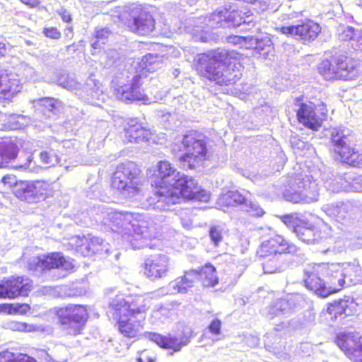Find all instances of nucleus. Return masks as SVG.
<instances>
[{"mask_svg":"<svg viewBox=\"0 0 362 362\" xmlns=\"http://www.w3.org/2000/svg\"><path fill=\"white\" fill-rule=\"evenodd\" d=\"M102 222L114 233L120 234L122 240L129 243L133 249L152 247L151 241L155 233L149 219L141 216L134 217L131 213L110 210L105 212Z\"/></svg>","mask_w":362,"mask_h":362,"instance_id":"1","label":"nucleus"},{"mask_svg":"<svg viewBox=\"0 0 362 362\" xmlns=\"http://www.w3.org/2000/svg\"><path fill=\"white\" fill-rule=\"evenodd\" d=\"M238 59H231L228 52L218 49L199 56L200 74L216 84L230 85L236 83L242 76L243 67Z\"/></svg>","mask_w":362,"mask_h":362,"instance_id":"2","label":"nucleus"},{"mask_svg":"<svg viewBox=\"0 0 362 362\" xmlns=\"http://www.w3.org/2000/svg\"><path fill=\"white\" fill-rule=\"evenodd\" d=\"M118 316V329L124 337L134 338L139 335L145 319V313L149 308V300L143 296H116L110 303Z\"/></svg>","mask_w":362,"mask_h":362,"instance_id":"3","label":"nucleus"},{"mask_svg":"<svg viewBox=\"0 0 362 362\" xmlns=\"http://www.w3.org/2000/svg\"><path fill=\"white\" fill-rule=\"evenodd\" d=\"M305 286L318 296L325 298L346 285V273L339 263L309 265L305 270Z\"/></svg>","mask_w":362,"mask_h":362,"instance_id":"4","label":"nucleus"},{"mask_svg":"<svg viewBox=\"0 0 362 362\" xmlns=\"http://www.w3.org/2000/svg\"><path fill=\"white\" fill-rule=\"evenodd\" d=\"M157 174L155 180H151V185L158 188L155 193L156 202L153 203V208L159 211L169 210L172 205L170 198L177 190L182 188L189 178L176 170V168L168 161H160L157 165Z\"/></svg>","mask_w":362,"mask_h":362,"instance_id":"5","label":"nucleus"},{"mask_svg":"<svg viewBox=\"0 0 362 362\" xmlns=\"http://www.w3.org/2000/svg\"><path fill=\"white\" fill-rule=\"evenodd\" d=\"M257 253L263 258L262 264L265 274H274L286 269L288 267L285 259L287 254L296 256L303 255L300 247L279 235L264 240Z\"/></svg>","mask_w":362,"mask_h":362,"instance_id":"6","label":"nucleus"},{"mask_svg":"<svg viewBox=\"0 0 362 362\" xmlns=\"http://www.w3.org/2000/svg\"><path fill=\"white\" fill-rule=\"evenodd\" d=\"M162 62L157 55L148 54L139 63L140 70L132 77L130 84L115 86V94L122 101L144 100L146 95L141 90L142 79L146 77V72H153L161 67Z\"/></svg>","mask_w":362,"mask_h":362,"instance_id":"7","label":"nucleus"},{"mask_svg":"<svg viewBox=\"0 0 362 362\" xmlns=\"http://www.w3.org/2000/svg\"><path fill=\"white\" fill-rule=\"evenodd\" d=\"M330 137L334 153L343 162L353 166L362 163V153L356 149V137L350 129L344 127L333 128Z\"/></svg>","mask_w":362,"mask_h":362,"instance_id":"8","label":"nucleus"},{"mask_svg":"<svg viewBox=\"0 0 362 362\" xmlns=\"http://www.w3.org/2000/svg\"><path fill=\"white\" fill-rule=\"evenodd\" d=\"M318 71L327 81L352 80L358 74L356 62L344 55L322 60L318 65Z\"/></svg>","mask_w":362,"mask_h":362,"instance_id":"9","label":"nucleus"},{"mask_svg":"<svg viewBox=\"0 0 362 362\" xmlns=\"http://www.w3.org/2000/svg\"><path fill=\"white\" fill-rule=\"evenodd\" d=\"M180 144L185 151L180 158L184 167L195 168L209 158L208 148L204 136L197 132H190L182 137Z\"/></svg>","mask_w":362,"mask_h":362,"instance_id":"10","label":"nucleus"},{"mask_svg":"<svg viewBox=\"0 0 362 362\" xmlns=\"http://www.w3.org/2000/svg\"><path fill=\"white\" fill-rule=\"evenodd\" d=\"M49 314L56 315L62 329L70 335L81 334L88 317L86 308L81 305L54 308L49 311Z\"/></svg>","mask_w":362,"mask_h":362,"instance_id":"11","label":"nucleus"},{"mask_svg":"<svg viewBox=\"0 0 362 362\" xmlns=\"http://www.w3.org/2000/svg\"><path fill=\"white\" fill-rule=\"evenodd\" d=\"M318 185L310 175H299L284 192L285 198L293 203H310L318 197Z\"/></svg>","mask_w":362,"mask_h":362,"instance_id":"12","label":"nucleus"},{"mask_svg":"<svg viewBox=\"0 0 362 362\" xmlns=\"http://www.w3.org/2000/svg\"><path fill=\"white\" fill-rule=\"evenodd\" d=\"M112 187L124 197H134L139 192L136 168L132 162L122 163L117 167L112 177Z\"/></svg>","mask_w":362,"mask_h":362,"instance_id":"13","label":"nucleus"},{"mask_svg":"<svg viewBox=\"0 0 362 362\" xmlns=\"http://www.w3.org/2000/svg\"><path fill=\"white\" fill-rule=\"evenodd\" d=\"M45 182L42 180L20 181L13 187L14 195L21 201L37 203L45 199Z\"/></svg>","mask_w":362,"mask_h":362,"instance_id":"14","label":"nucleus"},{"mask_svg":"<svg viewBox=\"0 0 362 362\" xmlns=\"http://www.w3.org/2000/svg\"><path fill=\"white\" fill-rule=\"evenodd\" d=\"M280 31L282 34L291 35L305 43L317 38L321 32V27L312 20H305L296 25L283 26L280 28Z\"/></svg>","mask_w":362,"mask_h":362,"instance_id":"15","label":"nucleus"},{"mask_svg":"<svg viewBox=\"0 0 362 362\" xmlns=\"http://www.w3.org/2000/svg\"><path fill=\"white\" fill-rule=\"evenodd\" d=\"M336 344L350 359L362 362V336L358 333H340Z\"/></svg>","mask_w":362,"mask_h":362,"instance_id":"16","label":"nucleus"},{"mask_svg":"<svg viewBox=\"0 0 362 362\" xmlns=\"http://www.w3.org/2000/svg\"><path fill=\"white\" fill-rule=\"evenodd\" d=\"M128 26L131 30L141 35L150 34L154 29L155 21L149 12L141 6L132 9Z\"/></svg>","mask_w":362,"mask_h":362,"instance_id":"17","label":"nucleus"},{"mask_svg":"<svg viewBox=\"0 0 362 362\" xmlns=\"http://www.w3.org/2000/svg\"><path fill=\"white\" fill-rule=\"evenodd\" d=\"M22 83L17 74L0 70V103L5 104L21 90Z\"/></svg>","mask_w":362,"mask_h":362,"instance_id":"18","label":"nucleus"},{"mask_svg":"<svg viewBox=\"0 0 362 362\" xmlns=\"http://www.w3.org/2000/svg\"><path fill=\"white\" fill-rule=\"evenodd\" d=\"M173 194L170 198V202L172 205L179 203L182 198L188 199H194L202 202H207L210 199V194L206 190L200 189L197 182L192 177H189L186 184L182 188H180V191L177 190L172 193Z\"/></svg>","mask_w":362,"mask_h":362,"instance_id":"19","label":"nucleus"},{"mask_svg":"<svg viewBox=\"0 0 362 362\" xmlns=\"http://www.w3.org/2000/svg\"><path fill=\"white\" fill-rule=\"evenodd\" d=\"M31 287L28 278L12 277L0 284V298H14L18 296H27Z\"/></svg>","mask_w":362,"mask_h":362,"instance_id":"20","label":"nucleus"},{"mask_svg":"<svg viewBox=\"0 0 362 362\" xmlns=\"http://www.w3.org/2000/svg\"><path fill=\"white\" fill-rule=\"evenodd\" d=\"M168 262L169 259L165 255L148 257L144 263V274L152 281L165 276L168 272Z\"/></svg>","mask_w":362,"mask_h":362,"instance_id":"21","label":"nucleus"},{"mask_svg":"<svg viewBox=\"0 0 362 362\" xmlns=\"http://www.w3.org/2000/svg\"><path fill=\"white\" fill-rule=\"evenodd\" d=\"M187 286H193L195 279H199L204 286L214 287L218 284V277L215 267L211 264H206L200 270H191L186 272Z\"/></svg>","mask_w":362,"mask_h":362,"instance_id":"22","label":"nucleus"},{"mask_svg":"<svg viewBox=\"0 0 362 362\" xmlns=\"http://www.w3.org/2000/svg\"><path fill=\"white\" fill-rule=\"evenodd\" d=\"M322 209L329 216L335 218L342 224L348 225L353 220L354 207L349 202L327 204L322 207Z\"/></svg>","mask_w":362,"mask_h":362,"instance_id":"23","label":"nucleus"},{"mask_svg":"<svg viewBox=\"0 0 362 362\" xmlns=\"http://www.w3.org/2000/svg\"><path fill=\"white\" fill-rule=\"evenodd\" d=\"M315 108V105L311 103H300L297 110L299 122L313 130H317L322 125L325 114L324 111L321 112L320 115H317Z\"/></svg>","mask_w":362,"mask_h":362,"instance_id":"24","label":"nucleus"},{"mask_svg":"<svg viewBox=\"0 0 362 362\" xmlns=\"http://www.w3.org/2000/svg\"><path fill=\"white\" fill-rule=\"evenodd\" d=\"M71 261L64 259L60 253L47 255V274L54 276L58 273V278L64 277L74 269Z\"/></svg>","mask_w":362,"mask_h":362,"instance_id":"25","label":"nucleus"},{"mask_svg":"<svg viewBox=\"0 0 362 362\" xmlns=\"http://www.w3.org/2000/svg\"><path fill=\"white\" fill-rule=\"evenodd\" d=\"M224 8L216 10L209 16L201 17L197 20V22L194 24L190 23L191 25H194L192 32L198 33L203 31L206 28H217L220 27H226L225 23V13Z\"/></svg>","mask_w":362,"mask_h":362,"instance_id":"26","label":"nucleus"},{"mask_svg":"<svg viewBox=\"0 0 362 362\" xmlns=\"http://www.w3.org/2000/svg\"><path fill=\"white\" fill-rule=\"evenodd\" d=\"M124 139L130 143H140L141 141H148L151 135L149 129L144 127L141 124L137 122L135 119H131L128 122L124 129Z\"/></svg>","mask_w":362,"mask_h":362,"instance_id":"27","label":"nucleus"},{"mask_svg":"<svg viewBox=\"0 0 362 362\" xmlns=\"http://www.w3.org/2000/svg\"><path fill=\"white\" fill-rule=\"evenodd\" d=\"M49 83L57 84L69 90H76L80 86L74 78L69 76L64 70L51 68L47 72Z\"/></svg>","mask_w":362,"mask_h":362,"instance_id":"28","label":"nucleus"},{"mask_svg":"<svg viewBox=\"0 0 362 362\" xmlns=\"http://www.w3.org/2000/svg\"><path fill=\"white\" fill-rule=\"evenodd\" d=\"M298 238L307 244H315L321 239V232L308 222L303 221L295 228Z\"/></svg>","mask_w":362,"mask_h":362,"instance_id":"29","label":"nucleus"},{"mask_svg":"<svg viewBox=\"0 0 362 362\" xmlns=\"http://www.w3.org/2000/svg\"><path fill=\"white\" fill-rule=\"evenodd\" d=\"M348 175L355 176L352 174H346L345 177L343 178L341 176H335L334 174H327L324 173L322 175V180L324 181L325 187L332 192H339L342 190H346L348 185L346 182H349V185L353 182V180L347 178ZM351 187V185H350Z\"/></svg>","mask_w":362,"mask_h":362,"instance_id":"30","label":"nucleus"},{"mask_svg":"<svg viewBox=\"0 0 362 362\" xmlns=\"http://www.w3.org/2000/svg\"><path fill=\"white\" fill-rule=\"evenodd\" d=\"M354 305L353 299L346 297L330 303L327 308V312L331 315L332 319H337L343 315L348 316L351 315Z\"/></svg>","mask_w":362,"mask_h":362,"instance_id":"31","label":"nucleus"},{"mask_svg":"<svg viewBox=\"0 0 362 362\" xmlns=\"http://www.w3.org/2000/svg\"><path fill=\"white\" fill-rule=\"evenodd\" d=\"M145 337L163 349H169L173 351H178L187 342H182L176 337L160 335L157 333L146 332Z\"/></svg>","mask_w":362,"mask_h":362,"instance_id":"32","label":"nucleus"},{"mask_svg":"<svg viewBox=\"0 0 362 362\" xmlns=\"http://www.w3.org/2000/svg\"><path fill=\"white\" fill-rule=\"evenodd\" d=\"M80 89L81 86L76 90V94L85 101L92 104L96 103V100H100V96L103 95V90L100 89V86L91 78L88 80L83 90H81Z\"/></svg>","mask_w":362,"mask_h":362,"instance_id":"33","label":"nucleus"},{"mask_svg":"<svg viewBox=\"0 0 362 362\" xmlns=\"http://www.w3.org/2000/svg\"><path fill=\"white\" fill-rule=\"evenodd\" d=\"M17 146L12 142H3L0 144V168L9 166V163L15 159L18 155Z\"/></svg>","mask_w":362,"mask_h":362,"instance_id":"34","label":"nucleus"},{"mask_svg":"<svg viewBox=\"0 0 362 362\" xmlns=\"http://www.w3.org/2000/svg\"><path fill=\"white\" fill-rule=\"evenodd\" d=\"M277 301L284 315L290 313L294 308L303 307L305 303L303 296L298 293L290 295L286 298L279 299Z\"/></svg>","mask_w":362,"mask_h":362,"instance_id":"35","label":"nucleus"},{"mask_svg":"<svg viewBox=\"0 0 362 362\" xmlns=\"http://www.w3.org/2000/svg\"><path fill=\"white\" fill-rule=\"evenodd\" d=\"M344 272L346 273V286L356 284L362 281V270L358 262L343 263Z\"/></svg>","mask_w":362,"mask_h":362,"instance_id":"36","label":"nucleus"},{"mask_svg":"<svg viewBox=\"0 0 362 362\" xmlns=\"http://www.w3.org/2000/svg\"><path fill=\"white\" fill-rule=\"evenodd\" d=\"M250 48H254L258 53L266 57L272 49V42L268 36L259 38L252 35L250 38Z\"/></svg>","mask_w":362,"mask_h":362,"instance_id":"37","label":"nucleus"},{"mask_svg":"<svg viewBox=\"0 0 362 362\" xmlns=\"http://www.w3.org/2000/svg\"><path fill=\"white\" fill-rule=\"evenodd\" d=\"M23 261L28 262V267L30 271L35 273V275H40L43 273L45 269V255L41 258L39 256H33L28 259L27 253L23 255Z\"/></svg>","mask_w":362,"mask_h":362,"instance_id":"38","label":"nucleus"},{"mask_svg":"<svg viewBox=\"0 0 362 362\" xmlns=\"http://www.w3.org/2000/svg\"><path fill=\"white\" fill-rule=\"evenodd\" d=\"M247 197L238 191H229L221 198V202L226 206H241L244 204Z\"/></svg>","mask_w":362,"mask_h":362,"instance_id":"39","label":"nucleus"},{"mask_svg":"<svg viewBox=\"0 0 362 362\" xmlns=\"http://www.w3.org/2000/svg\"><path fill=\"white\" fill-rule=\"evenodd\" d=\"M64 107L60 100L47 98V118L57 119L63 113Z\"/></svg>","mask_w":362,"mask_h":362,"instance_id":"40","label":"nucleus"},{"mask_svg":"<svg viewBox=\"0 0 362 362\" xmlns=\"http://www.w3.org/2000/svg\"><path fill=\"white\" fill-rule=\"evenodd\" d=\"M0 362H37L26 354H14L9 351L0 352Z\"/></svg>","mask_w":362,"mask_h":362,"instance_id":"41","label":"nucleus"},{"mask_svg":"<svg viewBox=\"0 0 362 362\" xmlns=\"http://www.w3.org/2000/svg\"><path fill=\"white\" fill-rule=\"evenodd\" d=\"M226 27H238L242 25L243 11H229L224 8Z\"/></svg>","mask_w":362,"mask_h":362,"instance_id":"42","label":"nucleus"},{"mask_svg":"<svg viewBox=\"0 0 362 362\" xmlns=\"http://www.w3.org/2000/svg\"><path fill=\"white\" fill-rule=\"evenodd\" d=\"M88 243L90 246V254H107L109 252V244L105 242L103 239L98 237L88 238Z\"/></svg>","mask_w":362,"mask_h":362,"instance_id":"43","label":"nucleus"},{"mask_svg":"<svg viewBox=\"0 0 362 362\" xmlns=\"http://www.w3.org/2000/svg\"><path fill=\"white\" fill-rule=\"evenodd\" d=\"M243 210L251 216L261 217L264 214V209L255 201L249 200L247 198L242 207Z\"/></svg>","mask_w":362,"mask_h":362,"instance_id":"44","label":"nucleus"},{"mask_svg":"<svg viewBox=\"0 0 362 362\" xmlns=\"http://www.w3.org/2000/svg\"><path fill=\"white\" fill-rule=\"evenodd\" d=\"M72 244L75 245L76 251L77 252L85 257L90 255V246L88 243V237H75L72 238Z\"/></svg>","mask_w":362,"mask_h":362,"instance_id":"45","label":"nucleus"},{"mask_svg":"<svg viewBox=\"0 0 362 362\" xmlns=\"http://www.w3.org/2000/svg\"><path fill=\"white\" fill-rule=\"evenodd\" d=\"M337 30L338 37L341 41H349L351 44L356 30L350 26L340 25Z\"/></svg>","mask_w":362,"mask_h":362,"instance_id":"46","label":"nucleus"},{"mask_svg":"<svg viewBox=\"0 0 362 362\" xmlns=\"http://www.w3.org/2000/svg\"><path fill=\"white\" fill-rule=\"evenodd\" d=\"M110 35V31L108 28H102L95 31L96 40L92 43V47L94 49H98L101 47V45H105L106 39Z\"/></svg>","mask_w":362,"mask_h":362,"instance_id":"47","label":"nucleus"},{"mask_svg":"<svg viewBox=\"0 0 362 362\" xmlns=\"http://www.w3.org/2000/svg\"><path fill=\"white\" fill-rule=\"evenodd\" d=\"M6 326L8 329L13 331L32 332L34 330L33 325L18 321H11L7 323Z\"/></svg>","mask_w":362,"mask_h":362,"instance_id":"48","label":"nucleus"},{"mask_svg":"<svg viewBox=\"0 0 362 362\" xmlns=\"http://www.w3.org/2000/svg\"><path fill=\"white\" fill-rule=\"evenodd\" d=\"M252 35L247 36H238L231 35L228 37V42L233 45H239L240 47H245L249 49L250 46V38Z\"/></svg>","mask_w":362,"mask_h":362,"instance_id":"49","label":"nucleus"},{"mask_svg":"<svg viewBox=\"0 0 362 362\" xmlns=\"http://www.w3.org/2000/svg\"><path fill=\"white\" fill-rule=\"evenodd\" d=\"M186 274L181 277L180 279H176L174 282L171 283V286L175 289L177 290L178 293H185L187 292L188 288H192V286H187V280L185 279Z\"/></svg>","mask_w":362,"mask_h":362,"instance_id":"50","label":"nucleus"},{"mask_svg":"<svg viewBox=\"0 0 362 362\" xmlns=\"http://www.w3.org/2000/svg\"><path fill=\"white\" fill-rule=\"evenodd\" d=\"M280 218L288 228H293V233H295L296 226L302 222L301 220L292 214L280 216Z\"/></svg>","mask_w":362,"mask_h":362,"instance_id":"51","label":"nucleus"},{"mask_svg":"<svg viewBox=\"0 0 362 362\" xmlns=\"http://www.w3.org/2000/svg\"><path fill=\"white\" fill-rule=\"evenodd\" d=\"M170 315V309L165 306H160L153 311V316L160 320L168 318Z\"/></svg>","mask_w":362,"mask_h":362,"instance_id":"52","label":"nucleus"},{"mask_svg":"<svg viewBox=\"0 0 362 362\" xmlns=\"http://www.w3.org/2000/svg\"><path fill=\"white\" fill-rule=\"evenodd\" d=\"M209 236L214 245H217L222 240L221 230L216 226L210 228Z\"/></svg>","mask_w":362,"mask_h":362,"instance_id":"53","label":"nucleus"},{"mask_svg":"<svg viewBox=\"0 0 362 362\" xmlns=\"http://www.w3.org/2000/svg\"><path fill=\"white\" fill-rule=\"evenodd\" d=\"M353 49L362 51V30H356L355 36L351 44Z\"/></svg>","mask_w":362,"mask_h":362,"instance_id":"54","label":"nucleus"},{"mask_svg":"<svg viewBox=\"0 0 362 362\" xmlns=\"http://www.w3.org/2000/svg\"><path fill=\"white\" fill-rule=\"evenodd\" d=\"M278 327H276L273 332H272L270 333H267L265 335V338L267 339V340H269V341H272L273 338H277L276 339H280V341H279V344H281L280 349H281L282 347H283V349H284L285 348L284 341H282L281 337L278 336V334L276 333V332L281 331V329L283 327V325H279Z\"/></svg>","mask_w":362,"mask_h":362,"instance_id":"55","label":"nucleus"},{"mask_svg":"<svg viewBox=\"0 0 362 362\" xmlns=\"http://www.w3.org/2000/svg\"><path fill=\"white\" fill-rule=\"evenodd\" d=\"M221 322L218 319L213 320L208 327L209 332L213 334H219L221 333Z\"/></svg>","mask_w":362,"mask_h":362,"instance_id":"56","label":"nucleus"},{"mask_svg":"<svg viewBox=\"0 0 362 362\" xmlns=\"http://www.w3.org/2000/svg\"><path fill=\"white\" fill-rule=\"evenodd\" d=\"M349 180H353L351 182V188L356 191H362V177L348 175Z\"/></svg>","mask_w":362,"mask_h":362,"instance_id":"57","label":"nucleus"},{"mask_svg":"<svg viewBox=\"0 0 362 362\" xmlns=\"http://www.w3.org/2000/svg\"><path fill=\"white\" fill-rule=\"evenodd\" d=\"M269 315H270L271 318H273L276 316H281L284 315L283 314V311H281V309L280 306H279L278 301H275L269 309Z\"/></svg>","mask_w":362,"mask_h":362,"instance_id":"58","label":"nucleus"},{"mask_svg":"<svg viewBox=\"0 0 362 362\" xmlns=\"http://www.w3.org/2000/svg\"><path fill=\"white\" fill-rule=\"evenodd\" d=\"M85 293L86 291L83 287L76 286L70 288L66 293V296L69 297L80 296L85 294Z\"/></svg>","mask_w":362,"mask_h":362,"instance_id":"59","label":"nucleus"},{"mask_svg":"<svg viewBox=\"0 0 362 362\" xmlns=\"http://www.w3.org/2000/svg\"><path fill=\"white\" fill-rule=\"evenodd\" d=\"M243 18L242 21V25H247L248 26H254V19L255 17L251 13L250 11H248L247 12L243 11Z\"/></svg>","mask_w":362,"mask_h":362,"instance_id":"60","label":"nucleus"},{"mask_svg":"<svg viewBox=\"0 0 362 362\" xmlns=\"http://www.w3.org/2000/svg\"><path fill=\"white\" fill-rule=\"evenodd\" d=\"M59 163V157L56 154V153L51 150L49 152H47V165H49V166H54Z\"/></svg>","mask_w":362,"mask_h":362,"instance_id":"61","label":"nucleus"},{"mask_svg":"<svg viewBox=\"0 0 362 362\" xmlns=\"http://www.w3.org/2000/svg\"><path fill=\"white\" fill-rule=\"evenodd\" d=\"M252 6L253 9L262 11L267 10L268 8L267 3L262 0H255Z\"/></svg>","mask_w":362,"mask_h":362,"instance_id":"62","label":"nucleus"},{"mask_svg":"<svg viewBox=\"0 0 362 362\" xmlns=\"http://www.w3.org/2000/svg\"><path fill=\"white\" fill-rule=\"evenodd\" d=\"M118 57V53L116 50H110L106 54V57L108 59V61L106 63L107 66H112L115 64L116 59Z\"/></svg>","mask_w":362,"mask_h":362,"instance_id":"63","label":"nucleus"},{"mask_svg":"<svg viewBox=\"0 0 362 362\" xmlns=\"http://www.w3.org/2000/svg\"><path fill=\"white\" fill-rule=\"evenodd\" d=\"M13 309L16 313L23 315L29 310L30 306L28 304H16Z\"/></svg>","mask_w":362,"mask_h":362,"instance_id":"64","label":"nucleus"}]
</instances>
